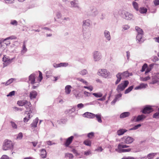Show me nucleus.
Returning <instances> with one entry per match:
<instances>
[{
  "mask_svg": "<svg viewBox=\"0 0 159 159\" xmlns=\"http://www.w3.org/2000/svg\"><path fill=\"white\" fill-rule=\"evenodd\" d=\"M120 15L122 18L127 20H132L134 17L132 14L126 11H122Z\"/></svg>",
  "mask_w": 159,
  "mask_h": 159,
  "instance_id": "4",
  "label": "nucleus"
},
{
  "mask_svg": "<svg viewBox=\"0 0 159 159\" xmlns=\"http://www.w3.org/2000/svg\"><path fill=\"white\" fill-rule=\"evenodd\" d=\"M14 58L9 59L4 56L2 58V61L4 62L3 63V67H4L10 64Z\"/></svg>",
  "mask_w": 159,
  "mask_h": 159,
  "instance_id": "7",
  "label": "nucleus"
},
{
  "mask_svg": "<svg viewBox=\"0 0 159 159\" xmlns=\"http://www.w3.org/2000/svg\"><path fill=\"white\" fill-rule=\"evenodd\" d=\"M143 34H138L136 36V39L138 41V43H141L143 42V40L142 39Z\"/></svg>",
  "mask_w": 159,
  "mask_h": 159,
  "instance_id": "17",
  "label": "nucleus"
},
{
  "mask_svg": "<svg viewBox=\"0 0 159 159\" xmlns=\"http://www.w3.org/2000/svg\"><path fill=\"white\" fill-rule=\"evenodd\" d=\"M127 130L124 129H121L118 130L117 131V133L119 136H120L123 135L126 132Z\"/></svg>",
  "mask_w": 159,
  "mask_h": 159,
  "instance_id": "21",
  "label": "nucleus"
},
{
  "mask_svg": "<svg viewBox=\"0 0 159 159\" xmlns=\"http://www.w3.org/2000/svg\"><path fill=\"white\" fill-rule=\"evenodd\" d=\"M17 104L19 106H24L26 110H29V111H25V113L27 115L25 116L23 120L24 122H27L33 116L32 115H31L32 111L30 108L31 107L30 102L26 100H23L18 101Z\"/></svg>",
  "mask_w": 159,
  "mask_h": 159,
  "instance_id": "1",
  "label": "nucleus"
},
{
  "mask_svg": "<svg viewBox=\"0 0 159 159\" xmlns=\"http://www.w3.org/2000/svg\"><path fill=\"white\" fill-rule=\"evenodd\" d=\"M23 134L22 133L20 132L19 133L16 137V139L20 140L23 137Z\"/></svg>",
  "mask_w": 159,
  "mask_h": 159,
  "instance_id": "48",
  "label": "nucleus"
},
{
  "mask_svg": "<svg viewBox=\"0 0 159 159\" xmlns=\"http://www.w3.org/2000/svg\"><path fill=\"white\" fill-rule=\"evenodd\" d=\"M70 7L77 8H79V3L78 1L77 0H73L70 1Z\"/></svg>",
  "mask_w": 159,
  "mask_h": 159,
  "instance_id": "9",
  "label": "nucleus"
},
{
  "mask_svg": "<svg viewBox=\"0 0 159 159\" xmlns=\"http://www.w3.org/2000/svg\"><path fill=\"white\" fill-rule=\"evenodd\" d=\"M93 95L96 98H101L102 96V94L101 93H94Z\"/></svg>",
  "mask_w": 159,
  "mask_h": 159,
  "instance_id": "41",
  "label": "nucleus"
},
{
  "mask_svg": "<svg viewBox=\"0 0 159 159\" xmlns=\"http://www.w3.org/2000/svg\"><path fill=\"white\" fill-rule=\"evenodd\" d=\"M139 12L141 14L146 13L147 11V9L146 8L144 7H141L139 9Z\"/></svg>",
  "mask_w": 159,
  "mask_h": 159,
  "instance_id": "34",
  "label": "nucleus"
},
{
  "mask_svg": "<svg viewBox=\"0 0 159 159\" xmlns=\"http://www.w3.org/2000/svg\"><path fill=\"white\" fill-rule=\"evenodd\" d=\"M40 155L42 158H44L46 157L47 153L46 151L44 149H42L40 150Z\"/></svg>",
  "mask_w": 159,
  "mask_h": 159,
  "instance_id": "24",
  "label": "nucleus"
},
{
  "mask_svg": "<svg viewBox=\"0 0 159 159\" xmlns=\"http://www.w3.org/2000/svg\"><path fill=\"white\" fill-rule=\"evenodd\" d=\"M134 86H131L129 87L128 89H126L125 91V93L127 94L129 93L132 90Z\"/></svg>",
  "mask_w": 159,
  "mask_h": 159,
  "instance_id": "39",
  "label": "nucleus"
},
{
  "mask_svg": "<svg viewBox=\"0 0 159 159\" xmlns=\"http://www.w3.org/2000/svg\"><path fill=\"white\" fill-rule=\"evenodd\" d=\"M10 123L11 125L13 128L14 129H17V125L15 122L11 121Z\"/></svg>",
  "mask_w": 159,
  "mask_h": 159,
  "instance_id": "50",
  "label": "nucleus"
},
{
  "mask_svg": "<svg viewBox=\"0 0 159 159\" xmlns=\"http://www.w3.org/2000/svg\"><path fill=\"white\" fill-rule=\"evenodd\" d=\"M17 22L15 20H11V21L10 24L14 25L16 26L17 25Z\"/></svg>",
  "mask_w": 159,
  "mask_h": 159,
  "instance_id": "51",
  "label": "nucleus"
},
{
  "mask_svg": "<svg viewBox=\"0 0 159 159\" xmlns=\"http://www.w3.org/2000/svg\"><path fill=\"white\" fill-rule=\"evenodd\" d=\"M132 4L134 9L136 11H139V8L138 3L134 1L132 2Z\"/></svg>",
  "mask_w": 159,
  "mask_h": 159,
  "instance_id": "29",
  "label": "nucleus"
},
{
  "mask_svg": "<svg viewBox=\"0 0 159 159\" xmlns=\"http://www.w3.org/2000/svg\"><path fill=\"white\" fill-rule=\"evenodd\" d=\"M131 150V149L129 148L127 149H124L123 148L119 149H116V151L118 152L119 153L124 152H128L130 151Z\"/></svg>",
  "mask_w": 159,
  "mask_h": 159,
  "instance_id": "20",
  "label": "nucleus"
},
{
  "mask_svg": "<svg viewBox=\"0 0 159 159\" xmlns=\"http://www.w3.org/2000/svg\"><path fill=\"white\" fill-rule=\"evenodd\" d=\"M141 126V125L140 124H138L137 125L134 126V127L131 128L129 129V130H136L139 129L140 127Z\"/></svg>",
  "mask_w": 159,
  "mask_h": 159,
  "instance_id": "43",
  "label": "nucleus"
},
{
  "mask_svg": "<svg viewBox=\"0 0 159 159\" xmlns=\"http://www.w3.org/2000/svg\"><path fill=\"white\" fill-rule=\"evenodd\" d=\"M94 135V133L93 132H91L90 133L88 134V137L89 138H91Z\"/></svg>",
  "mask_w": 159,
  "mask_h": 159,
  "instance_id": "62",
  "label": "nucleus"
},
{
  "mask_svg": "<svg viewBox=\"0 0 159 159\" xmlns=\"http://www.w3.org/2000/svg\"><path fill=\"white\" fill-rule=\"evenodd\" d=\"M71 87L70 85H67L65 88V92L66 94H69L71 92Z\"/></svg>",
  "mask_w": 159,
  "mask_h": 159,
  "instance_id": "31",
  "label": "nucleus"
},
{
  "mask_svg": "<svg viewBox=\"0 0 159 159\" xmlns=\"http://www.w3.org/2000/svg\"><path fill=\"white\" fill-rule=\"evenodd\" d=\"M65 157L66 158H69V159H72L74 157L73 154L70 153H66L65 154Z\"/></svg>",
  "mask_w": 159,
  "mask_h": 159,
  "instance_id": "37",
  "label": "nucleus"
},
{
  "mask_svg": "<svg viewBox=\"0 0 159 159\" xmlns=\"http://www.w3.org/2000/svg\"><path fill=\"white\" fill-rule=\"evenodd\" d=\"M84 143L86 146H90L91 145V141L89 139H87L84 141Z\"/></svg>",
  "mask_w": 159,
  "mask_h": 159,
  "instance_id": "42",
  "label": "nucleus"
},
{
  "mask_svg": "<svg viewBox=\"0 0 159 159\" xmlns=\"http://www.w3.org/2000/svg\"><path fill=\"white\" fill-rule=\"evenodd\" d=\"M148 67V65L146 63H145L143 65V66L142 67V68L140 71L141 72H143Z\"/></svg>",
  "mask_w": 159,
  "mask_h": 159,
  "instance_id": "47",
  "label": "nucleus"
},
{
  "mask_svg": "<svg viewBox=\"0 0 159 159\" xmlns=\"http://www.w3.org/2000/svg\"><path fill=\"white\" fill-rule=\"evenodd\" d=\"M148 87V85L146 84H141L140 85L136 87L135 88V90H138L139 89H144Z\"/></svg>",
  "mask_w": 159,
  "mask_h": 159,
  "instance_id": "23",
  "label": "nucleus"
},
{
  "mask_svg": "<svg viewBox=\"0 0 159 159\" xmlns=\"http://www.w3.org/2000/svg\"><path fill=\"white\" fill-rule=\"evenodd\" d=\"M66 121V119H62L59 120L57 121L58 123L59 124H62L65 123Z\"/></svg>",
  "mask_w": 159,
  "mask_h": 159,
  "instance_id": "46",
  "label": "nucleus"
},
{
  "mask_svg": "<svg viewBox=\"0 0 159 159\" xmlns=\"http://www.w3.org/2000/svg\"><path fill=\"white\" fill-rule=\"evenodd\" d=\"M90 36V34L89 33H85L84 32L83 33V36L85 38H89Z\"/></svg>",
  "mask_w": 159,
  "mask_h": 159,
  "instance_id": "60",
  "label": "nucleus"
},
{
  "mask_svg": "<svg viewBox=\"0 0 159 159\" xmlns=\"http://www.w3.org/2000/svg\"><path fill=\"white\" fill-rule=\"evenodd\" d=\"M84 88L87 89H88L90 90V91H92L93 89V87L91 86H84Z\"/></svg>",
  "mask_w": 159,
  "mask_h": 159,
  "instance_id": "56",
  "label": "nucleus"
},
{
  "mask_svg": "<svg viewBox=\"0 0 159 159\" xmlns=\"http://www.w3.org/2000/svg\"><path fill=\"white\" fill-rule=\"evenodd\" d=\"M84 107V104H82V103H80L78 104L77 105V107L79 109H81Z\"/></svg>",
  "mask_w": 159,
  "mask_h": 159,
  "instance_id": "55",
  "label": "nucleus"
},
{
  "mask_svg": "<svg viewBox=\"0 0 159 159\" xmlns=\"http://www.w3.org/2000/svg\"><path fill=\"white\" fill-rule=\"evenodd\" d=\"M129 147V146L124 144L123 143H120L118 146V148L117 149H121L124 148Z\"/></svg>",
  "mask_w": 159,
  "mask_h": 159,
  "instance_id": "32",
  "label": "nucleus"
},
{
  "mask_svg": "<svg viewBox=\"0 0 159 159\" xmlns=\"http://www.w3.org/2000/svg\"><path fill=\"white\" fill-rule=\"evenodd\" d=\"M121 159H137L136 158H134L133 157H123Z\"/></svg>",
  "mask_w": 159,
  "mask_h": 159,
  "instance_id": "53",
  "label": "nucleus"
},
{
  "mask_svg": "<svg viewBox=\"0 0 159 159\" xmlns=\"http://www.w3.org/2000/svg\"><path fill=\"white\" fill-rule=\"evenodd\" d=\"M37 95V93L35 91L33 90L31 91L29 97L30 99H32L35 98Z\"/></svg>",
  "mask_w": 159,
  "mask_h": 159,
  "instance_id": "15",
  "label": "nucleus"
},
{
  "mask_svg": "<svg viewBox=\"0 0 159 159\" xmlns=\"http://www.w3.org/2000/svg\"><path fill=\"white\" fill-rule=\"evenodd\" d=\"M14 79L11 78L8 80L6 83L5 84L6 85H8L12 83Z\"/></svg>",
  "mask_w": 159,
  "mask_h": 159,
  "instance_id": "49",
  "label": "nucleus"
},
{
  "mask_svg": "<svg viewBox=\"0 0 159 159\" xmlns=\"http://www.w3.org/2000/svg\"><path fill=\"white\" fill-rule=\"evenodd\" d=\"M84 94L85 97H89L90 96L91 93L86 91H84Z\"/></svg>",
  "mask_w": 159,
  "mask_h": 159,
  "instance_id": "59",
  "label": "nucleus"
},
{
  "mask_svg": "<svg viewBox=\"0 0 159 159\" xmlns=\"http://www.w3.org/2000/svg\"><path fill=\"white\" fill-rule=\"evenodd\" d=\"M93 61H98L102 58V55L101 53L98 51H95L93 54Z\"/></svg>",
  "mask_w": 159,
  "mask_h": 159,
  "instance_id": "6",
  "label": "nucleus"
},
{
  "mask_svg": "<svg viewBox=\"0 0 159 159\" xmlns=\"http://www.w3.org/2000/svg\"><path fill=\"white\" fill-rule=\"evenodd\" d=\"M35 74H32L29 76V82L31 84H33L35 83Z\"/></svg>",
  "mask_w": 159,
  "mask_h": 159,
  "instance_id": "14",
  "label": "nucleus"
},
{
  "mask_svg": "<svg viewBox=\"0 0 159 159\" xmlns=\"http://www.w3.org/2000/svg\"><path fill=\"white\" fill-rule=\"evenodd\" d=\"M159 81V78L156 75L152 77V81L150 83L152 84H155Z\"/></svg>",
  "mask_w": 159,
  "mask_h": 159,
  "instance_id": "18",
  "label": "nucleus"
},
{
  "mask_svg": "<svg viewBox=\"0 0 159 159\" xmlns=\"http://www.w3.org/2000/svg\"><path fill=\"white\" fill-rule=\"evenodd\" d=\"M74 138L73 136H71L68 138L66 140V141L65 143V145L66 147H68L71 143L72 142V140Z\"/></svg>",
  "mask_w": 159,
  "mask_h": 159,
  "instance_id": "19",
  "label": "nucleus"
},
{
  "mask_svg": "<svg viewBox=\"0 0 159 159\" xmlns=\"http://www.w3.org/2000/svg\"><path fill=\"white\" fill-rule=\"evenodd\" d=\"M153 117L156 119L159 118V112H157L153 115Z\"/></svg>",
  "mask_w": 159,
  "mask_h": 159,
  "instance_id": "54",
  "label": "nucleus"
},
{
  "mask_svg": "<svg viewBox=\"0 0 159 159\" xmlns=\"http://www.w3.org/2000/svg\"><path fill=\"white\" fill-rule=\"evenodd\" d=\"M63 21H64V22L67 21H69L70 20V18L69 17H65L62 18Z\"/></svg>",
  "mask_w": 159,
  "mask_h": 159,
  "instance_id": "57",
  "label": "nucleus"
},
{
  "mask_svg": "<svg viewBox=\"0 0 159 159\" xmlns=\"http://www.w3.org/2000/svg\"><path fill=\"white\" fill-rule=\"evenodd\" d=\"M103 34L104 37L107 41H109L111 40V37L109 31L107 30H105L103 31Z\"/></svg>",
  "mask_w": 159,
  "mask_h": 159,
  "instance_id": "8",
  "label": "nucleus"
},
{
  "mask_svg": "<svg viewBox=\"0 0 159 159\" xmlns=\"http://www.w3.org/2000/svg\"><path fill=\"white\" fill-rule=\"evenodd\" d=\"M39 119L38 118H36L34 120L32 124H31V126L32 127L35 128L37 127V125Z\"/></svg>",
  "mask_w": 159,
  "mask_h": 159,
  "instance_id": "27",
  "label": "nucleus"
},
{
  "mask_svg": "<svg viewBox=\"0 0 159 159\" xmlns=\"http://www.w3.org/2000/svg\"><path fill=\"white\" fill-rule=\"evenodd\" d=\"M134 139L131 137H127L125 138L124 142L125 143L129 144L132 143L134 141Z\"/></svg>",
  "mask_w": 159,
  "mask_h": 159,
  "instance_id": "13",
  "label": "nucleus"
},
{
  "mask_svg": "<svg viewBox=\"0 0 159 159\" xmlns=\"http://www.w3.org/2000/svg\"><path fill=\"white\" fill-rule=\"evenodd\" d=\"M97 74L99 76L105 78H108L111 76L110 72L105 69H99Z\"/></svg>",
  "mask_w": 159,
  "mask_h": 159,
  "instance_id": "2",
  "label": "nucleus"
},
{
  "mask_svg": "<svg viewBox=\"0 0 159 159\" xmlns=\"http://www.w3.org/2000/svg\"><path fill=\"white\" fill-rule=\"evenodd\" d=\"M76 80L80 82H82L84 84L86 85H88V82L86 81V80H84V79L81 78H78L76 79Z\"/></svg>",
  "mask_w": 159,
  "mask_h": 159,
  "instance_id": "35",
  "label": "nucleus"
},
{
  "mask_svg": "<svg viewBox=\"0 0 159 159\" xmlns=\"http://www.w3.org/2000/svg\"><path fill=\"white\" fill-rule=\"evenodd\" d=\"M121 74V72H119L116 75L117 79L115 82V85L117 84L121 80L123 79Z\"/></svg>",
  "mask_w": 159,
  "mask_h": 159,
  "instance_id": "11",
  "label": "nucleus"
},
{
  "mask_svg": "<svg viewBox=\"0 0 159 159\" xmlns=\"http://www.w3.org/2000/svg\"><path fill=\"white\" fill-rule=\"evenodd\" d=\"M129 27V26L127 25H124L122 26L123 29L124 30H127L128 29Z\"/></svg>",
  "mask_w": 159,
  "mask_h": 159,
  "instance_id": "61",
  "label": "nucleus"
},
{
  "mask_svg": "<svg viewBox=\"0 0 159 159\" xmlns=\"http://www.w3.org/2000/svg\"><path fill=\"white\" fill-rule=\"evenodd\" d=\"M91 24V21L90 20L87 19L83 21V25L89 26Z\"/></svg>",
  "mask_w": 159,
  "mask_h": 159,
  "instance_id": "28",
  "label": "nucleus"
},
{
  "mask_svg": "<svg viewBox=\"0 0 159 159\" xmlns=\"http://www.w3.org/2000/svg\"><path fill=\"white\" fill-rule=\"evenodd\" d=\"M95 114L91 112H86L83 114V116L88 118H93Z\"/></svg>",
  "mask_w": 159,
  "mask_h": 159,
  "instance_id": "12",
  "label": "nucleus"
},
{
  "mask_svg": "<svg viewBox=\"0 0 159 159\" xmlns=\"http://www.w3.org/2000/svg\"><path fill=\"white\" fill-rule=\"evenodd\" d=\"M68 65V64L67 63L63 62L61 63H60V66L61 67H66Z\"/></svg>",
  "mask_w": 159,
  "mask_h": 159,
  "instance_id": "52",
  "label": "nucleus"
},
{
  "mask_svg": "<svg viewBox=\"0 0 159 159\" xmlns=\"http://www.w3.org/2000/svg\"><path fill=\"white\" fill-rule=\"evenodd\" d=\"M157 154V153H149L147 155V157L148 159H153L154 156H155Z\"/></svg>",
  "mask_w": 159,
  "mask_h": 159,
  "instance_id": "40",
  "label": "nucleus"
},
{
  "mask_svg": "<svg viewBox=\"0 0 159 159\" xmlns=\"http://www.w3.org/2000/svg\"><path fill=\"white\" fill-rule=\"evenodd\" d=\"M135 29L137 31L138 34H143V31L142 30L138 27L136 26L135 27Z\"/></svg>",
  "mask_w": 159,
  "mask_h": 159,
  "instance_id": "38",
  "label": "nucleus"
},
{
  "mask_svg": "<svg viewBox=\"0 0 159 159\" xmlns=\"http://www.w3.org/2000/svg\"><path fill=\"white\" fill-rule=\"evenodd\" d=\"M152 109L151 106H146L142 111V112L144 114H148L152 112Z\"/></svg>",
  "mask_w": 159,
  "mask_h": 159,
  "instance_id": "10",
  "label": "nucleus"
},
{
  "mask_svg": "<svg viewBox=\"0 0 159 159\" xmlns=\"http://www.w3.org/2000/svg\"><path fill=\"white\" fill-rule=\"evenodd\" d=\"M150 79V77L149 76H148L145 77H141L140 80L143 81H145Z\"/></svg>",
  "mask_w": 159,
  "mask_h": 159,
  "instance_id": "45",
  "label": "nucleus"
},
{
  "mask_svg": "<svg viewBox=\"0 0 159 159\" xmlns=\"http://www.w3.org/2000/svg\"><path fill=\"white\" fill-rule=\"evenodd\" d=\"M96 117L98 121L100 123H101L102 122V115L101 114H95L94 118Z\"/></svg>",
  "mask_w": 159,
  "mask_h": 159,
  "instance_id": "25",
  "label": "nucleus"
},
{
  "mask_svg": "<svg viewBox=\"0 0 159 159\" xmlns=\"http://www.w3.org/2000/svg\"><path fill=\"white\" fill-rule=\"evenodd\" d=\"M27 51V49L26 48V46L25 44L24 43L23 44L22 46V49L21 51V54L22 55L24 54Z\"/></svg>",
  "mask_w": 159,
  "mask_h": 159,
  "instance_id": "36",
  "label": "nucleus"
},
{
  "mask_svg": "<svg viewBox=\"0 0 159 159\" xmlns=\"http://www.w3.org/2000/svg\"><path fill=\"white\" fill-rule=\"evenodd\" d=\"M87 73L88 72L86 69H83L79 72V73L82 75H86Z\"/></svg>",
  "mask_w": 159,
  "mask_h": 159,
  "instance_id": "44",
  "label": "nucleus"
},
{
  "mask_svg": "<svg viewBox=\"0 0 159 159\" xmlns=\"http://www.w3.org/2000/svg\"><path fill=\"white\" fill-rule=\"evenodd\" d=\"M123 78H127L129 76H132L133 75L132 73H130L128 71H126L123 72L121 73Z\"/></svg>",
  "mask_w": 159,
  "mask_h": 159,
  "instance_id": "16",
  "label": "nucleus"
},
{
  "mask_svg": "<svg viewBox=\"0 0 159 159\" xmlns=\"http://www.w3.org/2000/svg\"><path fill=\"white\" fill-rule=\"evenodd\" d=\"M16 39V37L15 36H10V37L7 38L5 39L4 40V41H6L7 40L9 39Z\"/></svg>",
  "mask_w": 159,
  "mask_h": 159,
  "instance_id": "63",
  "label": "nucleus"
},
{
  "mask_svg": "<svg viewBox=\"0 0 159 159\" xmlns=\"http://www.w3.org/2000/svg\"><path fill=\"white\" fill-rule=\"evenodd\" d=\"M75 107H74L71 108L66 110L65 111L66 114H71L72 113L74 112L75 110Z\"/></svg>",
  "mask_w": 159,
  "mask_h": 159,
  "instance_id": "30",
  "label": "nucleus"
},
{
  "mask_svg": "<svg viewBox=\"0 0 159 159\" xmlns=\"http://www.w3.org/2000/svg\"><path fill=\"white\" fill-rule=\"evenodd\" d=\"M56 15L57 18L58 19L61 18L62 16L61 13L59 11H58L57 12Z\"/></svg>",
  "mask_w": 159,
  "mask_h": 159,
  "instance_id": "58",
  "label": "nucleus"
},
{
  "mask_svg": "<svg viewBox=\"0 0 159 159\" xmlns=\"http://www.w3.org/2000/svg\"><path fill=\"white\" fill-rule=\"evenodd\" d=\"M145 116L143 115H139L136 118L135 122H139V121L143 120L146 118Z\"/></svg>",
  "mask_w": 159,
  "mask_h": 159,
  "instance_id": "22",
  "label": "nucleus"
},
{
  "mask_svg": "<svg viewBox=\"0 0 159 159\" xmlns=\"http://www.w3.org/2000/svg\"><path fill=\"white\" fill-rule=\"evenodd\" d=\"M13 109L14 110V111H21L22 110L21 108H18L16 107H13Z\"/></svg>",
  "mask_w": 159,
  "mask_h": 159,
  "instance_id": "64",
  "label": "nucleus"
},
{
  "mask_svg": "<svg viewBox=\"0 0 159 159\" xmlns=\"http://www.w3.org/2000/svg\"><path fill=\"white\" fill-rule=\"evenodd\" d=\"M13 144L12 142L9 140H5L3 145L2 149L4 150H7L11 149L13 147Z\"/></svg>",
  "mask_w": 159,
  "mask_h": 159,
  "instance_id": "5",
  "label": "nucleus"
},
{
  "mask_svg": "<svg viewBox=\"0 0 159 159\" xmlns=\"http://www.w3.org/2000/svg\"><path fill=\"white\" fill-rule=\"evenodd\" d=\"M129 84L128 80H125L119 84L116 88V90L118 93H120L121 91L124 90L128 86Z\"/></svg>",
  "mask_w": 159,
  "mask_h": 159,
  "instance_id": "3",
  "label": "nucleus"
},
{
  "mask_svg": "<svg viewBox=\"0 0 159 159\" xmlns=\"http://www.w3.org/2000/svg\"><path fill=\"white\" fill-rule=\"evenodd\" d=\"M130 115V113L129 112H124L120 115V118H124L129 116Z\"/></svg>",
  "mask_w": 159,
  "mask_h": 159,
  "instance_id": "26",
  "label": "nucleus"
},
{
  "mask_svg": "<svg viewBox=\"0 0 159 159\" xmlns=\"http://www.w3.org/2000/svg\"><path fill=\"white\" fill-rule=\"evenodd\" d=\"M92 16H96L98 14V11L95 8H93L92 10Z\"/></svg>",
  "mask_w": 159,
  "mask_h": 159,
  "instance_id": "33",
  "label": "nucleus"
}]
</instances>
